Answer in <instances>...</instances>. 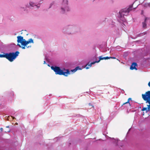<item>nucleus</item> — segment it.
I'll list each match as a JSON object with an SVG mask.
<instances>
[{
  "label": "nucleus",
  "mask_w": 150,
  "mask_h": 150,
  "mask_svg": "<svg viewBox=\"0 0 150 150\" xmlns=\"http://www.w3.org/2000/svg\"><path fill=\"white\" fill-rule=\"evenodd\" d=\"M79 27L76 25H68L66 26L63 30V32L68 34H73L80 31Z\"/></svg>",
  "instance_id": "nucleus-1"
},
{
  "label": "nucleus",
  "mask_w": 150,
  "mask_h": 150,
  "mask_svg": "<svg viewBox=\"0 0 150 150\" xmlns=\"http://www.w3.org/2000/svg\"><path fill=\"white\" fill-rule=\"evenodd\" d=\"M14 117H13V119H14Z\"/></svg>",
  "instance_id": "nucleus-45"
},
{
  "label": "nucleus",
  "mask_w": 150,
  "mask_h": 150,
  "mask_svg": "<svg viewBox=\"0 0 150 150\" xmlns=\"http://www.w3.org/2000/svg\"><path fill=\"white\" fill-rule=\"evenodd\" d=\"M41 1H40L38 4L35 3L32 1H30L29 3V5L27 4L26 5V6L27 8H29L32 9H38V8L41 4Z\"/></svg>",
  "instance_id": "nucleus-6"
},
{
  "label": "nucleus",
  "mask_w": 150,
  "mask_h": 150,
  "mask_svg": "<svg viewBox=\"0 0 150 150\" xmlns=\"http://www.w3.org/2000/svg\"><path fill=\"white\" fill-rule=\"evenodd\" d=\"M4 53V54H0V57H5L10 62H12L18 55L19 52L18 51H16L15 52Z\"/></svg>",
  "instance_id": "nucleus-3"
},
{
  "label": "nucleus",
  "mask_w": 150,
  "mask_h": 150,
  "mask_svg": "<svg viewBox=\"0 0 150 150\" xmlns=\"http://www.w3.org/2000/svg\"><path fill=\"white\" fill-rule=\"evenodd\" d=\"M132 7L131 6L127 8L123 9L120 10L118 15V21L120 23L125 22L126 21L124 16H127L129 13L132 10Z\"/></svg>",
  "instance_id": "nucleus-2"
},
{
  "label": "nucleus",
  "mask_w": 150,
  "mask_h": 150,
  "mask_svg": "<svg viewBox=\"0 0 150 150\" xmlns=\"http://www.w3.org/2000/svg\"><path fill=\"white\" fill-rule=\"evenodd\" d=\"M89 106H91L92 107H94L93 106V105H91V103H89Z\"/></svg>",
  "instance_id": "nucleus-24"
},
{
  "label": "nucleus",
  "mask_w": 150,
  "mask_h": 150,
  "mask_svg": "<svg viewBox=\"0 0 150 150\" xmlns=\"http://www.w3.org/2000/svg\"><path fill=\"white\" fill-rule=\"evenodd\" d=\"M110 58V57H104V59H108Z\"/></svg>",
  "instance_id": "nucleus-20"
},
{
  "label": "nucleus",
  "mask_w": 150,
  "mask_h": 150,
  "mask_svg": "<svg viewBox=\"0 0 150 150\" xmlns=\"http://www.w3.org/2000/svg\"><path fill=\"white\" fill-rule=\"evenodd\" d=\"M146 5L149 6H150V4H146Z\"/></svg>",
  "instance_id": "nucleus-31"
},
{
  "label": "nucleus",
  "mask_w": 150,
  "mask_h": 150,
  "mask_svg": "<svg viewBox=\"0 0 150 150\" xmlns=\"http://www.w3.org/2000/svg\"><path fill=\"white\" fill-rule=\"evenodd\" d=\"M31 47V46H28V47H28V48H29V47Z\"/></svg>",
  "instance_id": "nucleus-37"
},
{
  "label": "nucleus",
  "mask_w": 150,
  "mask_h": 150,
  "mask_svg": "<svg viewBox=\"0 0 150 150\" xmlns=\"http://www.w3.org/2000/svg\"><path fill=\"white\" fill-rule=\"evenodd\" d=\"M130 100H131V98H129L128 100V101L127 102H126L125 103H124V104H125L127 103H129V104H130L129 101Z\"/></svg>",
  "instance_id": "nucleus-18"
},
{
  "label": "nucleus",
  "mask_w": 150,
  "mask_h": 150,
  "mask_svg": "<svg viewBox=\"0 0 150 150\" xmlns=\"http://www.w3.org/2000/svg\"><path fill=\"white\" fill-rule=\"evenodd\" d=\"M16 46H18L19 47H21V45L19 44H17V45Z\"/></svg>",
  "instance_id": "nucleus-25"
},
{
  "label": "nucleus",
  "mask_w": 150,
  "mask_h": 150,
  "mask_svg": "<svg viewBox=\"0 0 150 150\" xmlns=\"http://www.w3.org/2000/svg\"><path fill=\"white\" fill-rule=\"evenodd\" d=\"M29 43V42H28V41H26L25 39L23 40V42L22 44V45L24 46H26Z\"/></svg>",
  "instance_id": "nucleus-13"
},
{
  "label": "nucleus",
  "mask_w": 150,
  "mask_h": 150,
  "mask_svg": "<svg viewBox=\"0 0 150 150\" xmlns=\"http://www.w3.org/2000/svg\"><path fill=\"white\" fill-rule=\"evenodd\" d=\"M71 71H72L73 72H76L77 71V70H76V68H75L74 69L71 70Z\"/></svg>",
  "instance_id": "nucleus-22"
},
{
  "label": "nucleus",
  "mask_w": 150,
  "mask_h": 150,
  "mask_svg": "<svg viewBox=\"0 0 150 150\" xmlns=\"http://www.w3.org/2000/svg\"><path fill=\"white\" fill-rule=\"evenodd\" d=\"M143 11H142L141 14H143Z\"/></svg>",
  "instance_id": "nucleus-34"
},
{
  "label": "nucleus",
  "mask_w": 150,
  "mask_h": 150,
  "mask_svg": "<svg viewBox=\"0 0 150 150\" xmlns=\"http://www.w3.org/2000/svg\"><path fill=\"white\" fill-rule=\"evenodd\" d=\"M105 137H107V136L106 135H105Z\"/></svg>",
  "instance_id": "nucleus-40"
},
{
  "label": "nucleus",
  "mask_w": 150,
  "mask_h": 150,
  "mask_svg": "<svg viewBox=\"0 0 150 150\" xmlns=\"http://www.w3.org/2000/svg\"><path fill=\"white\" fill-rule=\"evenodd\" d=\"M105 51H104V50H103V51L104 52Z\"/></svg>",
  "instance_id": "nucleus-46"
},
{
  "label": "nucleus",
  "mask_w": 150,
  "mask_h": 150,
  "mask_svg": "<svg viewBox=\"0 0 150 150\" xmlns=\"http://www.w3.org/2000/svg\"><path fill=\"white\" fill-rule=\"evenodd\" d=\"M6 128H9V126H7L6 127Z\"/></svg>",
  "instance_id": "nucleus-36"
},
{
  "label": "nucleus",
  "mask_w": 150,
  "mask_h": 150,
  "mask_svg": "<svg viewBox=\"0 0 150 150\" xmlns=\"http://www.w3.org/2000/svg\"><path fill=\"white\" fill-rule=\"evenodd\" d=\"M0 130L1 131H3V129L2 128H0Z\"/></svg>",
  "instance_id": "nucleus-30"
},
{
  "label": "nucleus",
  "mask_w": 150,
  "mask_h": 150,
  "mask_svg": "<svg viewBox=\"0 0 150 150\" xmlns=\"http://www.w3.org/2000/svg\"><path fill=\"white\" fill-rule=\"evenodd\" d=\"M98 59L97 58V55L96 54H95L94 56H93V57H92L91 60H92L95 61H98Z\"/></svg>",
  "instance_id": "nucleus-14"
},
{
  "label": "nucleus",
  "mask_w": 150,
  "mask_h": 150,
  "mask_svg": "<svg viewBox=\"0 0 150 150\" xmlns=\"http://www.w3.org/2000/svg\"><path fill=\"white\" fill-rule=\"evenodd\" d=\"M137 66V64L136 63L133 62V63L130 67V69L131 70H133L134 69H135L136 70H137V69L136 68V66Z\"/></svg>",
  "instance_id": "nucleus-11"
},
{
  "label": "nucleus",
  "mask_w": 150,
  "mask_h": 150,
  "mask_svg": "<svg viewBox=\"0 0 150 150\" xmlns=\"http://www.w3.org/2000/svg\"><path fill=\"white\" fill-rule=\"evenodd\" d=\"M17 42L18 43H20L22 44L24 40L23 37L22 36H18L17 37Z\"/></svg>",
  "instance_id": "nucleus-10"
},
{
  "label": "nucleus",
  "mask_w": 150,
  "mask_h": 150,
  "mask_svg": "<svg viewBox=\"0 0 150 150\" xmlns=\"http://www.w3.org/2000/svg\"><path fill=\"white\" fill-rule=\"evenodd\" d=\"M25 46H23H23H22V47H22V48L23 49H25Z\"/></svg>",
  "instance_id": "nucleus-29"
},
{
  "label": "nucleus",
  "mask_w": 150,
  "mask_h": 150,
  "mask_svg": "<svg viewBox=\"0 0 150 150\" xmlns=\"http://www.w3.org/2000/svg\"><path fill=\"white\" fill-rule=\"evenodd\" d=\"M11 130L10 129H8V130H7L6 131H5V132L7 133L9 132H10Z\"/></svg>",
  "instance_id": "nucleus-23"
},
{
  "label": "nucleus",
  "mask_w": 150,
  "mask_h": 150,
  "mask_svg": "<svg viewBox=\"0 0 150 150\" xmlns=\"http://www.w3.org/2000/svg\"><path fill=\"white\" fill-rule=\"evenodd\" d=\"M45 60H46L47 61L48 60V59H47V57L46 56H45Z\"/></svg>",
  "instance_id": "nucleus-26"
},
{
  "label": "nucleus",
  "mask_w": 150,
  "mask_h": 150,
  "mask_svg": "<svg viewBox=\"0 0 150 150\" xmlns=\"http://www.w3.org/2000/svg\"><path fill=\"white\" fill-rule=\"evenodd\" d=\"M116 144H117V142L116 141Z\"/></svg>",
  "instance_id": "nucleus-41"
},
{
  "label": "nucleus",
  "mask_w": 150,
  "mask_h": 150,
  "mask_svg": "<svg viewBox=\"0 0 150 150\" xmlns=\"http://www.w3.org/2000/svg\"><path fill=\"white\" fill-rule=\"evenodd\" d=\"M76 70H81L82 68H81L79 66H77L76 67Z\"/></svg>",
  "instance_id": "nucleus-17"
},
{
  "label": "nucleus",
  "mask_w": 150,
  "mask_h": 150,
  "mask_svg": "<svg viewBox=\"0 0 150 150\" xmlns=\"http://www.w3.org/2000/svg\"><path fill=\"white\" fill-rule=\"evenodd\" d=\"M48 66H50V65H49V64H48Z\"/></svg>",
  "instance_id": "nucleus-39"
},
{
  "label": "nucleus",
  "mask_w": 150,
  "mask_h": 150,
  "mask_svg": "<svg viewBox=\"0 0 150 150\" xmlns=\"http://www.w3.org/2000/svg\"><path fill=\"white\" fill-rule=\"evenodd\" d=\"M142 97L143 100L146 101V103H150V91L146 92L144 94H142Z\"/></svg>",
  "instance_id": "nucleus-7"
},
{
  "label": "nucleus",
  "mask_w": 150,
  "mask_h": 150,
  "mask_svg": "<svg viewBox=\"0 0 150 150\" xmlns=\"http://www.w3.org/2000/svg\"><path fill=\"white\" fill-rule=\"evenodd\" d=\"M130 129H129V131L130 130ZM129 131H128V132H129Z\"/></svg>",
  "instance_id": "nucleus-43"
},
{
  "label": "nucleus",
  "mask_w": 150,
  "mask_h": 150,
  "mask_svg": "<svg viewBox=\"0 0 150 150\" xmlns=\"http://www.w3.org/2000/svg\"><path fill=\"white\" fill-rule=\"evenodd\" d=\"M28 42H29V43L30 42H32V43L33 42V40L32 38L29 39L28 40Z\"/></svg>",
  "instance_id": "nucleus-16"
},
{
  "label": "nucleus",
  "mask_w": 150,
  "mask_h": 150,
  "mask_svg": "<svg viewBox=\"0 0 150 150\" xmlns=\"http://www.w3.org/2000/svg\"><path fill=\"white\" fill-rule=\"evenodd\" d=\"M122 146H123L122 145H120V146H121V147H122Z\"/></svg>",
  "instance_id": "nucleus-38"
},
{
  "label": "nucleus",
  "mask_w": 150,
  "mask_h": 150,
  "mask_svg": "<svg viewBox=\"0 0 150 150\" xmlns=\"http://www.w3.org/2000/svg\"><path fill=\"white\" fill-rule=\"evenodd\" d=\"M17 46L14 43L10 44L9 45V47L10 49V50L14 51L16 50Z\"/></svg>",
  "instance_id": "nucleus-9"
},
{
  "label": "nucleus",
  "mask_w": 150,
  "mask_h": 150,
  "mask_svg": "<svg viewBox=\"0 0 150 150\" xmlns=\"http://www.w3.org/2000/svg\"><path fill=\"white\" fill-rule=\"evenodd\" d=\"M69 10L70 9L68 6V0H63L61 6V12L62 13H64Z\"/></svg>",
  "instance_id": "nucleus-5"
},
{
  "label": "nucleus",
  "mask_w": 150,
  "mask_h": 150,
  "mask_svg": "<svg viewBox=\"0 0 150 150\" xmlns=\"http://www.w3.org/2000/svg\"><path fill=\"white\" fill-rule=\"evenodd\" d=\"M148 85L150 87V81L149 82Z\"/></svg>",
  "instance_id": "nucleus-27"
},
{
  "label": "nucleus",
  "mask_w": 150,
  "mask_h": 150,
  "mask_svg": "<svg viewBox=\"0 0 150 150\" xmlns=\"http://www.w3.org/2000/svg\"><path fill=\"white\" fill-rule=\"evenodd\" d=\"M149 110H150V103H149Z\"/></svg>",
  "instance_id": "nucleus-33"
},
{
  "label": "nucleus",
  "mask_w": 150,
  "mask_h": 150,
  "mask_svg": "<svg viewBox=\"0 0 150 150\" xmlns=\"http://www.w3.org/2000/svg\"><path fill=\"white\" fill-rule=\"evenodd\" d=\"M110 58L115 59V58L114 57H110Z\"/></svg>",
  "instance_id": "nucleus-32"
},
{
  "label": "nucleus",
  "mask_w": 150,
  "mask_h": 150,
  "mask_svg": "<svg viewBox=\"0 0 150 150\" xmlns=\"http://www.w3.org/2000/svg\"><path fill=\"white\" fill-rule=\"evenodd\" d=\"M21 10L22 11H25V8L24 7H21L20 8Z\"/></svg>",
  "instance_id": "nucleus-19"
},
{
  "label": "nucleus",
  "mask_w": 150,
  "mask_h": 150,
  "mask_svg": "<svg viewBox=\"0 0 150 150\" xmlns=\"http://www.w3.org/2000/svg\"><path fill=\"white\" fill-rule=\"evenodd\" d=\"M51 69L54 71L56 74L63 75L67 76L68 74H70V71L68 69H65L66 71H64L63 70L61 69L59 67L56 66H52Z\"/></svg>",
  "instance_id": "nucleus-4"
},
{
  "label": "nucleus",
  "mask_w": 150,
  "mask_h": 150,
  "mask_svg": "<svg viewBox=\"0 0 150 150\" xmlns=\"http://www.w3.org/2000/svg\"><path fill=\"white\" fill-rule=\"evenodd\" d=\"M44 64H46V61H44V63H43Z\"/></svg>",
  "instance_id": "nucleus-35"
},
{
  "label": "nucleus",
  "mask_w": 150,
  "mask_h": 150,
  "mask_svg": "<svg viewBox=\"0 0 150 150\" xmlns=\"http://www.w3.org/2000/svg\"><path fill=\"white\" fill-rule=\"evenodd\" d=\"M149 19V18H148L145 17L144 21L142 22V27L143 28H146V21L148 19Z\"/></svg>",
  "instance_id": "nucleus-12"
},
{
  "label": "nucleus",
  "mask_w": 150,
  "mask_h": 150,
  "mask_svg": "<svg viewBox=\"0 0 150 150\" xmlns=\"http://www.w3.org/2000/svg\"><path fill=\"white\" fill-rule=\"evenodd\" d=\"M143 35V33L141 34H139V35L138 36H141L142 35Z\"/></svg>",
  "instance_id": "nucleus-28"
},
{
  "label": "nucleus",
  "mask_w": 150,
  "mask_h": 150,
  "mask_svg": "<svg viewBox=\"0 0 150 150\" xmlns=\"http://www.w3.org/2000/svg\"><path fill=\"white\" fill-rule=\"evenodd\" d=\"M148 105V108H144L142 110V111L146 110V112H148L150 110H149V105Z\"/></svg>",
  "instance_id": "nucleus-15"
},
{
  "label": "nucleus",
  "mask_w": 150,
  "mask_h": 150,
  "mask_svg": "<svg viewBox=\"0 0 150 150\" xmlns=\"http://www.w3.org/2000/svg\"><path fill=\"white\" fill-rule=\"evenodd\" d=\"M103 59V57L102 56H101L99 57V58L98 59V61H94V62H93L91 63L90 64H89V63H88V64H87L85 67V68L86 69H88L90 67H91L92 65L96 63H98L101 60Z\"/></svg>",
  "instance_id": "nucleus-8"
},
{
  "label": "nucleus",
  "mask_w": 150,
  "mask_h": 150,
  "mask_svg": "<svg viewBox=\"0 0 150 150\" xmlns=\"http://www.w3.org/2000/svg\"><path fill=\"white\" fill-rule=\"evenodd\" d=\"M54 4V2H52L50 4V6L49 7V8H50L52 7V6Z\"/></svg>",
  "instance_id": "nucleus-21"
},
{
  "label": "nucleus",
  "mask_w": 150,
  "mask_h": 150,
  "mask_svg": "<svg viewBox=\"0 0 150 150\" xmlns=\"http://www.w3.org/2000/svg\"><path fill=\"white\" fill-rule=\"evenodd\" d=\"M145 33H144V35H145Z\"/></svg>",
  "instance_id": "nucleus-42"
},
{
  "label": "nucleus",
  "mask_w": 150,
  "mask_h": 150,
  "mask_svg": "<svg viewBox=\"0 0 150 150\" xmlns=\"http://www.w3.org/2000/svg\"><path fill=\"white\" fill-rule=\"evenodd\" d=\"M130 129H129V131L130 130ZM129 131H128V132H129Z\"/></svg>",
  "instance_id": "nucleus-44"
}]
</instances>
